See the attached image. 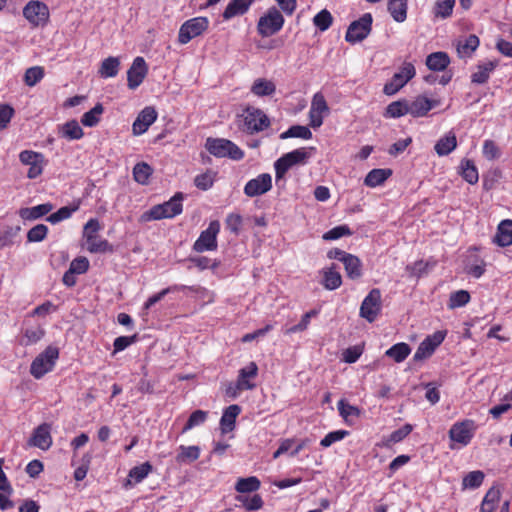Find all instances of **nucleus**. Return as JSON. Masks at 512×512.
I'll return each instance as SVG.
<instances>
[{
  "mask_svg": "<svg viewBox=\"0 0 512 512\" xmlns=\"http://www.w3.org/2000/svg\"><path fill=\"white\" fill-rule=\"evenodd\" d=\"M272 188V176L262 173L250 179L244 186V194L248 197H257L267 193Z\"/></svg>",
  "mask_w": 512,
  "mask_h": 512,
  "instance_id": "obj_16",
  "label": "nucleus"
},
{
  "mask_svg": "<svg viewBox=\"0 0 512 512\" xmlns=\"http://www.w3.org/2000/svg\"><path fill=\"white\" fill-rule=\"evenodd\" d=\"M200 448L199 446H184L180 445L178 448V454L175 457L176 463L179 465L182 464H190L196 461L200 457Z\"/></svg>",
  "mask_w": 512,
  "mask_h": 512,
  "instance_id": "obj_26",
  "label": "nucleus"
},
{
  "mask_svg": "<svg viewBox=\"0 0 512 512\" xmlns=\"http://www.w3.org/2000/svg\"><path fill=\"white\" fill-rule=\"evenodd\" d=\"M484 473L480 470L469 472L462 481L463 488H478L484 480Z\"/></svg>",
  "mask_w": 512,
  "mask_h": 512,
  "instance_id": "obj_55",
  "label": "nucleus"
},
{
  "mask_svg": "<svg viewBox=\"0 0 512 512\" xmlns=\"http://www.w3.org/2000/svg\"><path fill=\"white\" fill-rule=\"evenodd\" d=\"M240 412L241 409L236 404L230 405L224 410L220 419V428L223 434L231 432L235 428L236 418Z\"/></svg>",
  "mask_w": 512,
  "mask_h": 512,
  "instance_id": "obj_23",
  "label": "nucleus"
},
{
  "mask_svg": "<svg viewBox=\"0 0 512 512\" xmlns=\"http://www.w3.org/2000/svg\"><path fill=\"white\" fill-rule=\"evenodd\" d=\"M205 148L211 155L218 158L228 157L239 161L244 157V152L234 142L224 138H208Z\"/></svg>",
  "mask_w": 512,
  "mask_h": 512,
  "instance_id": "obj_2",
  "label": "nucleus"
},
{
  "mask_svg": "<svg viewBox=\"0 0 512 512\" xmlns=\"http://www.w3.org/2000/svg\"><path fill=\"white\" fill-rule=\"evenodd\" d=\"M219 231V221H211L208 228L202 231L198 239L195 241L193 249L200 253L204 251L215 250L217 248V235Z\"/></svg>",
  "mask_w": 512,
  "mask_h": 512,
  "instance_id": "obj_11",
  "label": "nucleus"
},
{
  "mask_svg": "<svg viewBox=\"0 0 512 512\" xmlns=\"http://www.w3.org/2000/svg\"><path fill=\"white\" fill-rule=\"evenodd\" d=\"M456 147V136L453 133H449L437 141L434 149L439 156H446L450 154Z\"/></svg>",
  "mask_w": 512,
  "mask_h": 512,
  "instance_id": "obj_35",
  "label": "nucleus"
},
{
  "mask_svg": "<svg viewBox=\"0 0 512 512\" xmlns=\"http://www.w3.org/2000/svg\"><path fill=\"white\" fill-rule=\"evenodd\" d=\"M315 148H299L295 149L291 152L286 153L287 156L290 159V162L292 166L297 164H306L309 160V158L312 156V153L314 152Z\"/></svg>",
  "mask_w": 512,
  "mask_h": 512,
  "instance_id": "obj_45",
  "label": "nucleus"
},
{
  "mask_svg": "<svg viewBox=\"0 0 512 512\" xmlns=\"http://www.w3.org/2000/svg\"><path fill=\"white\" fill-rule=\"evenodd\" d=\"M58 357L59 350L56 347L48 346L32 361L30 373L36 379L42 378L46 373L52 371Z\"/></svg>",
  "mask_w": 512,
  "mask_h": 512,
  "instance_id": "obj_4",
  "label": "nucleus"
},
{
  "mask_svg": "<svg viewBox=\"0 0 512 512\" xmlns=\"http://www.w3.org/2000/svg\"><path fill=\"white\" fill-rule=\"evenodd\" d=\"M44 335L45 330L39 325L26 328L23 335V344L33 345L40 341L44 337Z\"/></svg>",
  "mask_w": 512,
  "mask_h": 512,
  "instance_id": "obj_50",
  "label": "nucleus"
},
{
  "mask_svg": "<svg viewBox=\"0 0 512 512\" xmlns=\"http://www.w3.org/2000/svg\"><path fill=\"white\" fill-rule=\"evenodd\" d=\"M120 68V61L117 57H108L101 63L99 74L102 78L115 77Z\"/></svg>",
  "mask_w": 512,
  "mask_h": 512,
  "instance_id": "obj_37",
  "label": "nucleus"
},
{
  "mask_svg": "<svg viewBox=\"0 0 512 512\" xmlns=\"http://www.w3.org/2000/svg\"><path fill=\"white\" fill-rule=\"evenodd\" d=\"M48 233V227L44 224H38L31 228L27 233L28 242H40L44 240Z\"/></svg>",
  "mask_w": 512,
  "mask_h": 512,
  "instance_id": "obj_64",
  "label": "nucleus"
},
{
  "mask_svg": "<svg viewBox=\"0 0 512 512\" xmlns=\"http://www.w3.org/2000/svg\"><path fill=\"white\" fill-rule=\"evenodd\" d=\"M80 207V202L73 203L70 206H64L58 209L56 212L50 214L47 218L52 224H57L63 220L69 219L74 212H76Z\"/></svg>",
  "mask_w": 512,
  "mask_h": 512,
  "instance_id": "obj_39",
  "label": "nucleus"
},
{
  "mask_svg": "<svg viewBox=\"0 0 512 512\" xmlns=\"http://www.w3.org/2000/svg\"><path fill=\"white\" fill-rule=\"evenodd\" d=\"M479 46V38L476 35H469L464 42H459L457 52L461 58L470 57Z\"/></svg>",
  "mask_w": 512,
  "mask_h": 512,
  "instance_id": "obj_41",
  "label": "nucleus"
},
{
  "mask_svg": "<svg viewBox=\"0 0 512 512\" xmlns=\"http://www.w3.org/2000/svg\"><path fill=\"white\" fill-rule=\"evenodd\" d=\"M258 367L255 362H250L247 366L243 367L239 371V375L236 382V390H251L255 387V384L251 383L250 380L257 376Z\"/></svg>",
  "mask_w": 512,
  "mask_h": 512,
  "instance_id": "obj_20",
  "label": "nucleus"
},
{
  "mask_svg": "<svg viewBox=\"0 0 512 512\" xmlns=\"http://www.w3.org/2000/svg\"><path fill=\"white\" fill-rule=\"evenodd\" d=\"M104 112V107L101 103L96 104L91 110L85 112L81 117V123L86 127H94L99 121Z\"/></svg>",
  "mask_w": 512,
  "mask_h": 512,
  "instance_id": "obj_42",
  "label": "nucleus"
},
{
  "mask_svg": "<svg viewBox=\"0 0 512 512\" xmlns=\"http://www.w3.org/2000/svg\"><path fill=\"white\" fill-rule=\"evenodd\" d=\"M497 60H489L477 65L476 71L471 75V81L475 84H484L490 78V74L498 66Z\"/></svg>",
  "mask_w": 512,
  "mask_h": 512,
  "instance_id": "obj_21",
  "label": "nucleus"
},
{
  "mask_svg": "<svg viewBox=\"0 0 512 512\" xmlns=\"http://www.w3.org/2000/svg\"><path fill=\"white\" fill-rule=\"evenodd\" d=\"M381 311V291L372 289L361 303L359 314L362 318L372 323Z\"/></svg>",
  "mask_w": 512,
  "mask_h": 512,
  "instance_id": "obj_10",
  "label": "nucleus"
},
{
  "mask_svg": "<svg viewBox=\"0 0 512 512\" xmlns=\"http://www.w3.org/2000/svg\"><path fill=\"white\" fill-rule=\"evenodd\" d=\"M416 74L415 67L410 62H405L391 80L384 85L383 92L386 95L396 94Z\"/></svg>",
  "mask_w": 512,
  "mask_h": 512,
  "instance_id": "obj_8",
  "label": "nucleus"
},
{
  "mask_svg": "<svg viewBox=\"0 0 512 512\" xmlns=\"http://www.w3.org/2000/svg\"><path fill=\"white\" fill-rule=\"evenodd\" d=\"M455 0H437L433 8L435 17L448 18L453 12Z\"/></svg>",
  "mask_w": 512,
  "mask_h": 512,
  "instance_id": "obj_48",
  "label": "nucleus"
},
{
  "mask_svg": "<svg viewBox=\"0 0 512 512\" xmlns=\"http://www.w3.org/2000/svg\"><path fill=\"white\" fill-rule=\"evenodd\" d=\"M337 407H338V411H339L340 416L347 423L349 422V419L351 417L358 418L361 415V410L358 407L353 406V405L345 402V400H343V399H341L337 403Z\"/></svg>",
  "mask_w": 512,
  "mask_h": 512,
  "instance_id": "obj_51",
  "label": "nucleus"
},
{
  "mask_svg": "<svg viewBox=\"0 0 512 512\" xmlns=\"http://www.w3.org/2000/svg\"><path fill=\"white\" fill-rule=\"evenodd\" d=\"M281 139L301 138L309 140L312 138V132L307 126L294 125L280 135Z\"/></svg>",
  "mask_w": 512,
  "mask_h": 512,
  "instance_id": "obj_46",
  "label": "nucleus"
},
{
  "mask_svg": "<svg viewBox=\"0 0 512 512\" xmlns=\"http://www.w3.org/2000/svg\"><path fill=\"white\" fill-rule=\"evenodd\" d=\"M52 209V204L44 203L30 208H22L19 215L24 220H35L47 215Z\"/></svg>",
  "mask_w": 512,
  "mask_h": 512,
  "instance_id": "obj_30",
  "label": "nucleus"
},
{
  "mask_svg": "<svg viewBox=\"0 0 512 512\" xmlns=\"http://www.w3.org/2000/svg\"><path fill=\"white\" fill-rule=\"evenodd\" d=\"M207 415V412L203 410H195L194 412H192L185 426L182 429V433H186L192 428L203 424L207 419Z\"/></svg>",
  "mask_w": 512,
  "mask_h": 512,
  "instance_id": "obj_56",
  "label": "nucleus"
},
{
  "mask_svg": "<svg viewBox=\"0 0 512 512\" xmlns=\"http://www.w3.org/2000/svg\"><path fill=\"white\" fill-rule=\"evenodd\" d=\"M260 488V481L255 476L247 478H239L236 482L235 489L239 493L255 492Z\"/></svg>",
  "mask_w": 512,
  "mask_h": 512,
  "instance_id": "obj_44",
  "label": "nucleus"
},
{
  "mask_svg": "<svg viewBox=\"0 0 512 512\" xmlns=\"http://www.w3.org/2000/svg\"><path fill=\"white\" fill-rule=\"evenodd\" d=\"M476 431V424L473 420L465 419L454 423L449 430V438L451 441L467 446Z\"/></svg>",
  "mask_w": 512,
  "mask_h": 512,
  "instance_id": "obj_9",
  "label": "nucleus"
},
{
  "mask_svg": "<svg viewBox=\"0 0 512 512\" xmlns=\"http://www.w3.org/2000/svg\"><path fill=\"white\" fill-rule=\"evenodd\" d=\"M372 22L373 18L370 13L363 14L349 25L345 40L351 44L363 41L371 32Z\"/></svg>",
  "mask_w": 512,
  "mask_h": 512,
  "instance_id": "obj_6",
  "label": "nucleus"
},
{
  "mask_svg": "<svg viewBox=\"0 0 512 512\" xmlns=\"http://www.w3.org/2000/svg\"><path fill=\"white\" fill-rule=\"evenodd\" d=\"M45 75L44 68L41 66H33L28 68L24 74V82L27 86L33 87L39 83Z\"/></svg>",
  "mask_w": 512,
  "mask_h": 512,
  "instance_id": "obj_49",
  "label": "nucleus"
},
{
  "mask_svg": "<svg viewBox=\"0 0 512 512\" xmlns=\"http://www.w3.org/2000/svg\"><path fill=\"white\" fill-rule=\"evenodd\" d=\"M322 284L327 290H335L341 286L342 277L334 265L323 271Z\"/></svg>",
  "mask_w": 512,
  "mask_h": 512,
  "instance_id": "obj_36",
  "label": "nucleus"
},
{
  "mask_svg": "<svg viewBox=\"0 0 512 512\" xmlns=\"http://www.w3.org/2000/svg\"><path fill=\"white\" fill-rule=\"evenodd\" d=\"M62 135L69 140H79L83 137L84 132L76 120H71L63 125Z\"/></svg>",
  "mask_w": 512,
  "mask_h": 512,
  "instance_id": "obj_47",
  "label": "nucleus"
},
{
  "mask_svg": "<svg viewBox=\"0 0 512 512\" xmlns=\"http://www.w3.org/2000/svg\"><path fill=\"white\" fill-rule=\"evenodd\" d=\"M482 152L484 157L489 161L496 160L501 156L499 147L494 141L489 139L484 141Z\"/></svg>",
  "mask_w": 512,
  "mask_h": 512,
  "instance_id": "obj_63",
  "label": "nucleus"
},
{
  "mask_svg": "<svg viewBox=\"0 0 512 512\" xmlns=\"http://www.w3.org/2000/svg\"><path fill=\"white\" fill-rule=\"evenodd\" d=\"M153 467L149 462L133 467L128 474L125 487L142 482L152 471Z\"/></svg>",
  "mask_w": 512,
  "mask_h": 512,
  "instance_id": "obj_27",
  "label": "nucleus"
},
{
  "mask_svg": "<svg viewBox=\"0 0 512 512\" xmlns=\"http://www.w3.org/2000/svg\"><path fill=\"white\" fill-rule=\"evenodd\" d=\"M460 174L465 181L469 184H475L478 182L479 175L478 170L474 162L470 159H464L460 164Z\"/></svg>",
  "mask_w": 512,
  "mask_h": 512,
  "instance_id": "obj_38",
  "label": "nucleus"
},
{
  "mask_svg": "<svg viewBox=\"0 0 512 512\" xmlns=\"http://www.w3.org/2000/svg\"><path fill=\"white\" fill-rule=\"evenodd\" d=\"M501 498V491L497 487H491L485 494L480 512H494L498 507Z\"/></svg>",
  "mask_w": 512,
  "mask_h": 512,
  "instance_id": "obj_29",
  "label": "nucleus"
},
{
  "mask_svg": "<svg viewBox=\"0 0 512 512\" xmlns=\"http://www.w3.org/2000/svg\"><path fill=\"white\" fill-rule=\"evenodd\" d=\"M29 445L37 447L41 450H48L52 445V437L50 433V425L43 423L39 425L29 439Z\"/></svg>",
  "mask_w": 512,
  "mask_h": 512,
  "instance_id": "obj_19",
  "label": "nucleus"
},
{
  "mask_svg": "<svg viewBox=\"0 0 512 512\" xmlns=\"http://www.w3.org/2000/svg\"><path fill=\"white\" fill-rule=\"evenodd\" d=\"M254 0H231L223 12V18L230 20L233 17L244 15Z\"/></svg>",
  "mask_w": 512,
  "mask_h": 512,
  "instance_id": "obj_24",
  "label": "nucleus"
},
{
  "mask_svg": "<svg viewBox=\"0 0 512 512\" xmlns=\"http://www.w3.org/2000/svg\"><path fill=\"white\" fill-rule=\"evenodd\" d=\"M250 91L258 97L272 96L276 92V85L266 78H257L253 82Z\"/></svg>",
  "mask_w": 512,
  "mask_h": 512,
  "instance_id": "obj_28",
  "label": "nucleus"
},
{
  "mask_svg": "<svg viewBox=\"0 0 512 512\" xmlns=\"http://www.w3.org/2000/svg\"><path fill=\"white\" fill-rule=\"evenodd\" d=\"M23 15L33 26H43L48 22L49 10L43 2L30 1L25 5Z\"/></svg>",
  "mask_w": 512,
  "mask_h": 512,
  "instance_id": "obj_12",
  "label": "nucleus"
},
{
  "mask_svg": "<svg viewBox=\"0 0 512 512\" xmlns=\"http://www.w3.org/2000/svg\"><path fill=\"white\" fill-rule=\"evenodd\" d=\"M208 26L209 20L206 17H194L185 21L179 29L178 42L182 45L187 44L206 31Z\"/></svg>",
  "mask_w": 512,
  "mask_h": 512,
  "instance_id": "obj_7",
  "label": "nucleus"
},
{
  "mask_svg": "<svg viewBox=\"0 0 512 512\" xmlns=\"http://www.w3.org/2000/svg\"><path fill=\"white\" fill-rule=\"evenodd\" d=\"M157 112L151 107H145L137 116L132 125L134 135H141L145 133L148 128L156 121Z\"/></svg>",
  "mask_w": 512,
  "mask_h": 512,
  "instance_id": "obj_18",
  "label": "nucleus"
},
{
  "mask_svg": "<svg viewBox=\"0 0 512 512\" xmlns=\"http://www.w3.org/2000/svg\"><path fill=\"white\" fill-rule=\"evenodd\" d=\"M152 173L151 167L142 162L137 163L133 168V176L136 182L140 184H146Z\"/></svg>",
  "mask_w": 512,
  "mask_h": 512,
  "instance_id": "obj_57",
  "label": "nucleus"
},
{
  "mask_svg": "<svg viewBox=\"0 0 512 512\" xmlns=\"http://www.w3.org/2000/svg\"><path fill=\"white\" fill-rule=\"evenodd\" d=\"M350 235H352V231L347 225H339L324 233L323 239L326 241H331Z\"/></svg>",
  "mask_w": 512,
  "mask_h": 512,
  "instance_id": "obj_60",
  "label": "nucleus"
},
{
  "mask_svg": "<svg viewBox=\"0 0 512 512\" xmlns=\"http://www.w3.org/2000/svg\"><path fill=\"white\" fill-rule=\"evenodd\" d=\"M392 174L390 169H373L365 177L364 183L368 187L381 185Z\"/></svg>",
  "mask_w": 512,
  "mask_h": 512,
  "instance_id": "obj_40",
  "label": "nucleus"
},
{
  "mask_svg": "<svg viewBox=\"0 0 512 512\" xmlns=\"http://www.w3.org/2000/svg\"><path fill=\"white\" fill-rule=\"evenodd\" d=\"M182 200L183 194L178 192L169 201L155 205L148 211H145L139 220L142 223H146L153 220L173 218L182 213Z\"/></svg>",
  "mask_w": 512,
  "mask_h": 512,
  "instance_id": "obj_1",
  "label": "nucleus"
},
{
  "mask_svg": "<svg viewBox=\"0 0 512 512\" xmlns=\"http://www.w3.org/2000/svg\"><path fill=\"white\" fill-rule=\"evenodd\" d=\"M450 59L445 52H434L427 56L426 65L432 71H443L449 65Z\"/></svg>",
  "mask_w": 512,
  "mask_h": 512,
  "instance_id": "obj_31",
  "label": "nucleus"
},
{
  "mask_svg": "<svg viewBox=\"0 0 512 512\" xmlns=\"http://www.w3.org/2000/svg\"><path fill=\"white\" fill-rule=\"evenodd\" d=\"M474 261L466 265V272L474 278H480L485 273L486 262L474 256Z\"/></svg>",
  "mask_w": 512,
  "mask_h": 512,
  "instance_id": "obj_59",
  "label": "nucleus"
},
{
  "mask_svg": "<svg viewBox=\"0 0 512 512\" xmlns=\"http://www.w3.org/2000/svg\"><path fill=\"white\" fill-rule=\"evenodd\" d=\"M86 248L90 253H105L113 250L110 243L98 236L90 237L86 240Z\"/></svg>",
  "mask_w": 512,
  "mask_h": 512,
  "instance_id": "obj_43",
  "label": "nucleus"
},
{
  "mask_svg": "<svg viewBox=\"0 0 512 512\" xmlns=\"http://www.w3.org/2000/svg\"><path fill=\"white\" fill-rule=\"evenodd\" d=\"M406 114H409L408 102L395 101L387 106L385 116L390 118H398Z\"/></svg>",
  "mask_w": 512,
  "mask_h": 512,
  "instance_id": "obj_52",
  "label": "nucleus"
},
{
  "mask_svg": "<svg viewBox=\"0 0 512 512\" xmlns=\"http://www.w3.org/2000/svg\"><path fill=\"white\" fill-rule=\"evenodd\" d=\"M446 333L443 331H436L432 335L427 336L418 346L415 354V361H422L429 358L436 348L444 341Z\"/></svg>",
  "mask_w": 512,
  "mask_h": 512,
  "instance_id": "obj_15",
  "label": "nucleus"
},
{
  "mask_svg": "<svg viewBox=\"0 0 512 512\" xmlns=\"http://www.w3.org/2000/svg\"><path fill=\"white\" fill-rule=\"evenodd\" d=\"M411 353L410 346L405 342L396 343L385 351V356L396 363H402Z\"/></svg>",
  "mask_w": 512,
  "mask_h": 512,
  "instance_id": "obj_32",
  "label": "nucleus"
},
{
  "mask_svg": "<svg viewBox=\"0 0 512 512\" xmlns=\"http://www.w3.org/2000/svg\"><path fill=\"white\" fill-rule=\"evenodd\" d=\"M284 22L285 20L281 12L275 7H272L259 18L257 31L262 37H269L279 32L282 29Z\"/></svg>",
  "mask_w": 512,
  "mask_h": 512,
  "instance_id": "obj_5",
  "label": "nucleus"
},
{
  "mask_svg": "<svg viewBox=\"0 0 512 512\" xmlns=\"http://www.w3.org/2000/svg\"><path fill=\"white\" fill-rule=\"evenodd\" d=\"M329 113V107L324 95L317 92L313 95L309 110V125L316 129L323 124L324 115Z\"/></svg>",
  "mask_w": 512,
  "mask_h": 512,
  "instance_id": "obj_13",
  "label": "nucleus"
},
{
  "mask_svg": "<svg viewBox=\"0 0 512 512\" xmlns=\"http://www.w3.org/2000/svg\"><path fill=\"white\" fill-rule=\"evenodd\" d=\"M148 72L147 64L143 57H136L127 71L128 87L132 90L141 85Z\"/></svg>",
  "mask_w": 512,
  "mask_h": 512,
  "instance_id": "obj_17",
  "label": "nucleus"
},
{
  "mask_svg": "<svg viewBox=\"0 0 512 512\" xmlns=\"http://www.w3.org/2000/svg\"><path fill=\"white\" fill-rule=\"evenodd\" d=\"M470 301V294L466 290H458L450 295L448 307L451 309L463 307Z\"/></svg>",
  "mask_w": 512,
  "mask_h": 512,
  "instance_id": "obj_58",
  "label": "nucleus"
},
{
  "mask_svg": "<svg viewBox=\"0 0 512 512\" xmlns=\"http://www.w3.org/2000/svg\"><path fill=\"white\" fill-rule=\"evenodd\" d=\"M435 105V102L426 97L419 96L414 101L408 103L409 114L413 117L425 116Z\"/></svg>",
  "mask_w": 512,
  "mask_h": 512,
  "instance_id": "obj_25",
  "label": "nucleus"
},
{
  "mask_svg": "<svg viewBox=\"0 0 512 512\" xmlns=\"http://www.w3.org/2000/svg\"><path fill=\"white\" fill-rule=\"evenodd\" d=\"M332 22L333 17L331 13L326 9L321 10L313 18L314 25L322 32L328 30L332 25Z\"/></svg>",
  "mask_w": 512,
  "mask_h": 512,
  "instance_id": "obj_54",
  "label": "nucleus"
},
{
  "mask_svg": "<svg viewBox=\"0 0 512 512\" xmlns=\"http://www.w3.org/2000/svg\"><path fill=\"white\" fill-rule=\"evenodd\" d=\"M241 116L244 130L249 134L264 131L271 125L269 117L261 109L253 106H247Z\"/></svg>",
  "mask_w": 512,
  "mask_h": 512,
  "instance_id": "obj_3",
  "label": "nucleus"
},
{
  "mask_svg": "<svg viewBox=\"0 0 512 512\" xmlns=\"http://www.w3.org/2000/svg\"><path fill=\"white\" fill-rule=\"evenodd\" d=\"M237 501L248 511H256L262 508L263 500L260 495L254 494L253 496L240 495Z\"/></svg>",
  "mask_w": 512,
  "mask_h": 512,
  "instance_id": "obj_53",
  "label": "nucleus"
},
{
  "mask_svg": "<svg viewBox=\"0 0 512 512\" xmlns=\"http://www.w3.org/2000/svg\"><path fill=\"white\" fill-rule=\"evenodd\" d=\"M215 180V173L212 171H207L195 177L194 183L195 186L201 190H208L212 187Z\"/></svg>",
  "mask_w": 512,
  "mask_h": 512,
  "instance_id": "obj_61",
  "label": "nucleus"
},
{
  "mask_svg": "<svg viewBox=\"0 0 512 512\" xmlns=\"http://www.w3.org/2000/svg\"><path fill=\"white\" fill-rule=\"evenodd\" d=\"M493 242L500 247L512 245V220L506 219L500 222Z\"/></svg>",
  "mask_w": 512,
  "mask_h": 512,
  "instance_id": "obj_22",
  "label": "nucleus"
},
{
  "mask_svg": "<svg viewBox=\"0 0 512 512\" xmlns=\"http://www.w3.org/2000/svg\"><path fill=\"white\" fill-rule=\"evenodd\" d=\"M343 265L345 268L346 275L350 279L355 280L362 276V263L357 256L352 254L346 256Z\"/></svg>",
  "mask_w": 512,
  "mask_h": 512,
  "instance_id": "obj_33",
  "label": "nucleus"
},
{
  "mask_svg": "<svg viewBox=\"0 0 512 512\" xmlns=\"http://www.w3.org/2000/svg\"><path fill=\"white\" fill-rule=\"evenodd\" d=\"M348 435H349V431H347V430H335V431L329 432L320 441V445L323 448L330 447L333 443L343 440Z\"/></svg>",
  "mask_w": 512,
  "mask_h": 512,
  "instance_id": "obj_62",
  "label": "nucleus"
},
{
  "mask_svg": "<svg viewBox=\"0 0 512 512\" xmlns=\"http://www.w3.org/2000/svg\"><path fill=\"white\" fill-rule=\"evenodd\" d=\"M407 8V0H389L388 2V11L392 18L398 23H402L406 20Z\"/></svg>",
  "mask_w": 512,
  "mask_h": 512,
  "instance_id": "obj_34",
  "label": "nucleus"
},
{
  "mask_svg": "<svg viewBox=\"0 0 512 512\" xmlns=\"http://www.w3.org/2000/svg\"><path fill=\"white\" fill-rule=\"evenodd\" d=\"M19 160L23 165L29 166L27 177L35 179L43 172L44 156L42 153L33 150H23L19 154Z\"/></svg>",
  "mask_w": 512,
  "mask_h": 512,
  "instance_id": "obj_14",
  "label": "nucleus"
}]
</instances>
